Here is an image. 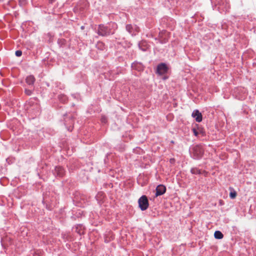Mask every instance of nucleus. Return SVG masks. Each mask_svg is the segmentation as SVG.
<instances>
[{"label":"nucleus","mask_w":256,"mask_h":256,"mask_svg":"<svg viewBox=\"0 0 256 256\" xmlns=\"http://www.w3.org/2000/svg\"><path fill=\"white\" fill-rule=\"evenodd\" d=\"M26 0H19V3L20 6H24L26 4Z\"/></svg>","instance_id":"2eb2a0df"},{"label":"nucleus","mask_w":256,"mask_h":256,"mask_svg":"<svg viewBox=\"0 0 256 256\" xmlns=\"http://www.w3.org/2000/svg\"><path fill=\"white\" fill-rule=\"evenodd\" d=\"M204 174H206V172L204 171Z\"/></svg>","instance_id":"393cba45"},{"label":"nucleus","mask_w":256,"mask_h":256,"mask_svg":"<svg viewBox=\"0 0 256 256\" xmlns=\"http://www.w3.org/2000/svg\"><path fill=\"white\" fill-rule=\"evenodd\" d=\"M192 174H202L201 170L197 168H192L190 170Z\"/></svg>","instance_id":"9b49d317"},{"label":"nucleus","mask_w":256,"mask_h":256,"mask_svg":"<svg viewBox=\"0 0 256 256\" xmlns=\"http://www.w3.org/2000/svg\"><path fill=\"white\" fill-rule=\"evenodd\" d=\"M97 33L98 35L101 36H107L111 34H113V32L110 31V28L103 24H100L98 26Z\"/></svg>","instance_id":"f257e3e1"},{"label":"nucleus","mask_w":256,"mask_h":256,"mask_svg":"<svg viewBox=\"0 0 256 256\" xmlns=\"http://www.w3.org/2000/svg\"><path fill=\"white\" fill-rule=\"evenodd\" d=\"M236 195H237L236 192L234 190L230 192V196L232 199L235 198L236 196Z\"/></svg>","instance_id":"f8f14e48"},{"label":"nucleus","mask_w":256,"mask_h":256,"mask_svg":"<svg viewBox=\"0 0 256 256\" xmlns=\"http://www.w3.org/2000/svg\"><path fill=\"white\" fill-rule=\"evenodd\" d=\"M174 162V158H172L170 160V162L171 163H173Z\"/></svg>","instance_id":"6ab92c4d"},{"label":"nucleus","mask_w":256,"mask_h":256,"mask_svg":"<svg viewBox=\"0 0 256 256\" xmlns=\"http://www.w3.org/2000/svg\"><path fill=\"white\" fill-rule=\"evenodd\" d=\"M2 0H0V2H2Z\"/></svg>","instance_id":"a878e982"},{"label":"nucleus","mask_w":256,"mask_h":256,"mask_svg":"<svg viewBox=\"0 0 256 256\" xmlns=\"http://www.w3.org/2000/svg\"><path fill=\"white\" fill-rule=\"evenodd\" d=\"M204 154L202 148L200 146H196L194 148V154L197 158H201Z\"/></svg>","instance_id":"7ed1b4c3"},{"label":"nucleus","mask_w":256,"mask_h":256,"mask_svg":"<svg viewBox=\"0 0 256 256\" xmlns=\"http://www.w3.org/2000/svg\"><path fill=\"white\" fill-rule=\"evenodd\" d=\"M97 46L98 48L102 50L104 47V45L102 42H98L97 44Z\"/></svg>","instance_id":"ddd939ff"},{"label":"nucleus","mask_w":256,"mask_h":256,"mask_svg":"<svg viewBox=\"0 0 256 256\" xmlns=\"http://www.w3.org/2000/svg\"><path fill=\"white\" fill-rule=\"evenodd\" d=\"M105 120H106V118H102V122H105Z\"/></svg>","instance_id":"aec40b11"},{"label":"nucleus","mask_w":256,"mask_h":256,"mask_svg":"<svg viewBox=\"0 0 256 256\" xmlns=\"http://www.w3.org/2000/svg\"><path fill=\"white\" fill-rule=\"evenodd\" d=\"M167 70V66L164 64H161L158 66L157 72L160 74H165Z\"/></svg>","instance_id":"423d86ee"},{"label":"nucleus","mask_w":256,"mask_h":256,"mask_svg":"<svg viewBox=\"0 0 256 256\" xmlns=\"http://www.w3.org/2000/svg\"><path fill=\"white\" fill-rule=\"evenodd\" d=\"M15 54L17 56H20L22 54V52L20 50H16Z\"/></svg>","instance_id":"dca6fc26"},{"label":"nucleus","mask_w":256,"mask_h":256,"mask_svg":"<svg viewBox=\"0 0 256 256\" xmlns=\"http://www.w3.org/2000/svg\"><path fill=\"white\" fill-rule=\"evenodd\" d=\"M192 130H193L194 134L196 136H197L198 134V132H197V130L195 128H193Z\"/></svg>","instance_id":"a211bd4d"},{"label":"nucleus","mask_w":256,"mask_h":256,"mask_svg":"<svg viewBox=\"0 0 256 256\" xmlns=\"http://www.w3.org/2000/svg\"><path fill=\"white\" fill-rule=\"evenodd\" d=\"M126 30L132 35H135L136 33L139 32L140 28L136 25L132 26L131 24H127L126 26Z\"/></svg>","instance_id":"20e7f679"},{"label":"nucleus","mask_w":256,"mask_h":256,"mask_svg":"<svg viewBox=\"0 0 256 256\" xmlns=\"http://www.w3.org/2000/svg\"><path fill=\"white\" fill-rule=\"evenodd\" d=\"M54 174H56L57 176L62 177L64 175V171L62 168L56 166L54 169Z\"/></svg>","instance_id":"6e6552de"},{"label":"nucleus","mask_w":256,"mask_h":256,"mask_svg":"<svg viewBox=\"0 0 256 256\" xmlns=\"http://www.w3.org/2000/svg\"><path fill=\"white\" fill-rule=\"evenodd\" d=\"M166 190V188L165 186L162 184L158 185L156 190V196H161L165 193Z\"/></svg>","instance_id":"39448f33"},{"label":"nucleus","mask_w":256,"mask_h":256,"mask_svg":"<svg viewBox=\"0 0 256 256\" xmlns=\"http://www.w3.org/2000/svg\"><path fill=\"white\" fill-rule=\"evenodd\" d=\"M26 81L28 84H33L35 82V78L33 76L30 75L26 77Z\"/></svg>","instance_id":"1a4fd4ad"},{"label":"nucleus","mask_w":256,"mask_h":256,"mask_svg":"<svg viewBox=\"0 0 256 256\" xmlns=\"http://www.w3.org/2000/svg\"><path fill=\"white\" fill-rule=\"evenodd\" d=\"M81 28H82V29H83V28H84V26H82L81 27Z\"/></svg>","instance_id":"b1692460"},{"label":"nucleus","mask_w":256,"mask_h":256,"mask_svg":"<svg viewBox=\"0 0 256 256\" xmlns=\"http://www.w3.org/2000/svg\"><path fill=\"white\" fill-rule=\"evenodd\" d=\"M146 44V42H142L139 44V47L142 49V50H146V48H142L143 46H145Z\"/></svg>","instance_id":"4468645a"},{"label":"nucleus","mask_w":256,"mask_h":256,"mask_svg":"<svg viewBox=\"0 0 256 256\" xmlns=\"http://www.w3.org/2000/svg\"><path fill=\"white\" fill-rule=\"evenodd\" d=\"M62 97H63V98H64V100L66 99V97L64 96H62Z\"/></svg>","instance_id":"412c9836"},{"label":"nucleus","mask_w":256,"mask_h":256,"mask_svg":"<svg viewBox=\"0 0 256 256\" xmlns=\"http://www.w3.org/2000/svg\"><path fill=\"white\" fill-rule=\"evenodd\" d=\"M65 100H64V98H62V101H63L64 102L65 101Z\"/></svg>","instance_id":"5701e85b"},{"label":"nucleus","mask_w":256,"mask_h":256,"mask_svg":"<svg viewBox=\"0 0 256 256\" xmlns=\"http://www.w3.org/2000/svg\"><path fill=\"white\" fill-rule=\"evenodd\" d=\"M25 93L28 95V96H30L32 94V92L30 90H27L26 89L25 90Z\"/></svg>","instance_id":"f3484780"},{"label":"nucleus","mask_w":256,"mask_h":256,"mask_svg":"<svg viewBox=\"0 0 256 256\" xmlns=\"http://www.w3.org/2000/svg\"><path fill=\"white\" fill-rule=\"evenodd\" d=\"M214 236L216 239H222L223 238L224 235L221 232L217 230L214 232Z\"/></svg>","instance_id":"9d476101"},{"label":"nucleus","mask_w":256,"mask_h":256,"mask_svg":"<svg viewBox=\"0 0 256 256\" xmlns=\"http://www.w3.org/2000/svg\"><path fill=\"white\" fill-rule=\"evenodd\" d=\"M138 206L142 210H146L149 206L148 201L146 196H142L138 200Z\"/></svg>","instance_id":"f03ea898"},{"label":"nucleus","mask_w":256,"mask_h":256,"mask_svg":"<svg viewBox=\"0 0 256 256\" xmlns=\"http://www.w3.org/2000/svg\"><path fill=\"white\" fill-rule=\"evenodd\" d=\"M192 116L195 118L196 122H200L202 120V114L198 110H194L192 114Z\"/></svg>","instance_id":"0eeeda50"},{"label":"nucleus","mask_w":256,"mask_h":256,"mask_svg":"<svg viewBox=\"0 0 256 256\" xmlns=\"http://www.w3.org/2000/svg\"><path fill=\"white\" fill-rule=\"evenodd\" d=\"M146 45H147V44H146V45H145V46H144V48H148L147 47L145 48V46H146Z\"/></svg>","instance_id":"4be33fe9"}]
</instances>
